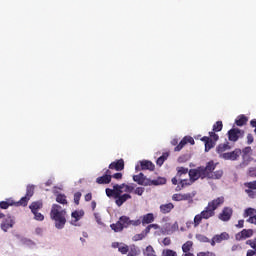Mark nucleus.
<instances>
[{
	"mask_svg": "<svg viewBox=\"0 0 256 256\" xmlns=\"http://www.w3.org/2000/svg\"><path fill=\"white\" fill-rule=\"evenodd\" d=\"M193 197H195V192L186 194H174L172 199L173 201H193Z\"/></svg>",
	"mask_w": 256,
	"mask_h": 256,
	"instance_id": "nucleus-12",
	"label": "nucleus"
},
{
	"mask_svg": "<svg viewBox=\"0 0 256 256\" xmlns=\"http://www.w3.org/2000/svg\"><path fill=\"white\" fill-rule=\"evenodd\" d=\"M213 171H215V163L213 162H208L206 167H203V173H204V177H209V175H211V173H213Z\"/></svg>",
	"mask_w": 256,
	"mask_h": 256,
	"instance_id": "nucleus-22",
	"label": "nucleus"
},
{
	"mask_svg": "<svg viewBox=\"0 0 256 256\" xmlns=\"http://www.w3.org/2000/svg\"><path fill=\"white\" fill-rule=\"evenodd\" d=\"M56 201L57 203H60V205H62L64 208L67 206V196H65V194H58L56 196Z\"/></svg>",
	"mask_w": 256,
	"mask_h": 256,
	"instance_id": "nucleus-29",
	"label": "nucleus"
},
{
	"mask_svg": "<svg viewBox=\"0 0 256 256\" xmlns=\"http://www.w3.org/2000/svg\"><path fill=\"white\" fill-rule=\"evenodd\" d=\"M109 169H115V171H123V169H125V162L123 161V159L112 162L109 165Z\"/></svg>",
	"mask_w": 256,
	"mask_h": 256,
	"instance_id": "nucleus-21",
	"label": "nucleus"
},
{
	"mask_svg": "<svg viewBox=\"0 0 256 256\" xmlns=\"http://www.w3.org/2000/svg\"><path fill=\"white\" fill-rule=\"evenodd\" d=\"M191 247H193V242L192 241H187L182 245V251L183 253H189L191 251Z\"/></svg>",
	"mask_w": 256,
	"mask_h": 256,
	"instance_id": "nucleus-38",
	"label": "nucleus"
},
{
	"mask_svg": "<svg viewBox=\"0 0 256 256\" xmlns=\"http://www.w3.org/2000/svg\"><path fill=\"white\" fill-rule=\"evenodd\" d=\"M95 221L99 225H104L103 221L101 220V214L100 213H94Z\"/></svg>",
	"mask_w": 256,
	"mask_h": 256,
	"instance_id": "nucleus-49",
	"label": "nucleus"
},
{
	"mask_svg": "<svg viewBox=\"0 0 256 256\" xmlns=\"http://www.w3.org/2000/svg\"><path fill=\"white\" fill-rule=\"evenodd\" d=\"M210 137H203L202 141L205 143V151H211L215 147V143L219 141V135L215 132H209Z\"/></svg>",
	"mask_w": 256,
	"mask_h": 256,
	"instance_id": "nucleus-4",
	"label": "nucleus"
},
{
	"mask_svg": "<svg viewBox=\"0 0 256 256\" xmlns=\"http://www.w3.org/2000/svg\"><path fill=\"white\" fill-rule=\"evenodd\" d=\"M41 207H43V203H41V201L33 202L29 206L32 213H35V212L39 211V209H41Z\"/></svg>",
	"mask_w": 256,
	"mask_h": 256,
	"instance_id": "nucleus-33",
	"label": "nucleus"
},
{
	"mask_svg": "<svg viewBox=\"0 0 256 256\" xmlns=\"http://www.w3.org/2000/svg\"><path fill=\"white\" fill-rule=\"evenodd\" d=\"M22 243L25 245V247H29V249H35V247H37V243L31 239L24 238L22 239Z\"/></svg>",
	"mask_w": 256,
	"mask_h": 256,
	"instance_id": "nucleus-30",
	"label": "nucleus"
},
{
	"mask_svg": "<svg viewBox=\"0 0 256 256\" xmlns=\"http://www.w3.org/2000/svg\"><path fill=\"white\" fill-rule=\"evenodd\" d=\"M161 256H177V252L171 249H164Z\"/></svg>",
	"mask_w": 256,
	"mask_h": 256,
	"instance_id": "nucleus-42",
	"label": "nucleus"
},
{
	"mask_svg": "<svg viewBox=\"0 0 256 256\" xmlns=\"http://www.w3.org/2000/svg\"><path fill=\"white\" fill-rule=\"evenodd\" d=\"M155 233L154 235H164L161 231H165V227L163 226V228L160 227V229H154Z\"/></svg>",
	"mask_w": 256,
	"mask_h": 256,
	"instance_id": "nucleus-55",
	"label": "nucleus"
},
{
	"mask_svg": "<svg viewBox=\"0 0 256 256\" xmlns=\"http://www.w3.org/2000/svg\"><path fill=\"white\" fill-rule=\"evenodd\" d=\"M227 239H229V235L227 234V232H223L221 234L215 235L210 241V244L212 245V247H215L216 243H222V241H227Z\"/></svg>",
	"mask_w": 256,
	"mask_h": 256,
	"instance_id": "nucleus-15",
	"label": "nucleus"
},
{
	"mask_svg": "<svg viewBox=\"0 0 256 256\" xmlns=\"http://www.w3.org/2000/svg\"><path fill=\"white\" fill-rule=\"evenodd\" d=\"M256 209L255 208H247L244 212V217H255Z\"/></svg>",
	"mask_w": 256,
	"mask_h": 256,
	"instance_id": "nucleus-40",
	"label": "nucleus"
},
{
	"mask_svg": "<svg viewBox=\"0 0 256 256\" xmlns=\"http://www.w3.org/2000/svg\"><path fill=\"white\" fill-rule=\"evenodd\" d=\"M0 219H2L0 227L2 231H4V233H7L9 229H13V225H15V219L13 218V216L11 215L5 216L3 214V217Z\"/></svg>",
	"mask_w": 256,
	"mask_h": 256,
	"instance_id": "nucleus-5",
	"label": "nucleus"
},
{
	"mask_svg": "<svg viewBox=\"0 0 256 256\" xmlns=\"http://www.w3.org/2000/svg\"><path fill=\"white\" fill-rule=\"evenodd\" d=\"M241 157V149H235L232 152H226L220 155V159H224L225 161H237Z\"/></svg>",
	"mask_w": 256,
	"mask_h": 256,
	"instance_id": "nucleus-7",
	"label": "nucleus"
},
{
	"mask_svg": "<svg viewBox=\"0 0 256 256\" xmlns=\"http://www.w3.org/2000/svg\"><path fill=\"white\" fill-rule=\"evenodd\" d=\"M247 244L252 247L254 250H248L246 256H254L256 253V240L251 242V240L247 241Z\"/></svg>",
	"mask_w": 256,
	"mask_h": 256,
	"instance_id": "nucleus-35",
	"label": "nucleus"
},
{
	"mask_svg": "<svg viewBox=\"0 0 256 256\" xmlns=\"http://www.w3.org/2000/svg\"><path fill=\"white\" fill-rule=\"evenodd\" d=\"M243 223H245V221L239 220V221H238V224L236 225V227H239V229H242Z\"/></svg>",
	"mask_w": 256,
	"mask_h": 256,
	"instance_id": "nucleus-62",
	"label": "nucleus"
},
{
	"mask_svg": "<svg viewBox=\"0 0 256 256\" xmlns=\"http://www.w3.org/2000/svg\"><path fill=\"white\" fill-rule=\"evenodd\" d=\"M189 177L190 180H181L180 185L176 187V191H181L184 187H187L188 185H191L192 183H195L197 179H205V173L203 172V166L198 167L196 169H191L189 171Z\"/></svg>",
	"mask_w": 256,
	"mask_h": 256,
	"instance_id": "nucleus-3",
	"label": "nucleus"
},
{
	"mask_svg": "<svg viewBox=\"0 0 256 256\" xmlns=\"http://www.w3.org/2000/svg\"><path fill=\"white\" fill-rule=\"evenodd\" d=\"M136 171H141V170H148V171H153L155 169V165H153V162L149 160H142L139 162V164L136 165L135 167Z\"/></svg>",
	"mask_w": 256,
	"mask_h": 256,
	"instance_id": "nucleus-8",
	"label": "nucleus"
},
{
	"mask_svg": "<svg viewBox=\"0 0 256 256\" xmlns=\"http://www.w3.org/2000/svg\"><path fill=\"white\" fill-rule=\"evenodd\" d=\"M113 178L114 179H118V180L122 179L123 178V174L122 173H116V174L113 175Z\"/></svg>",
	"mask_w": 256,
	"mask_h": 256,
	"instance_id": "nucleus-61",
	"label": "nucleus"
},
{
	"mask_svg": "<svg viewBox=\"0 0 256 256\" xmlns=\"http://www.w3.org/2000/svg\"><path fill=\"white\" fill-rule=\"evenodd\" d=\"M253 150L251 149V147H246L244 150H243V153L244 155H249V153H251Z\"/></svg>",
	"mask_w": 256,
	"mask_h": 256,
	"instance_id": "nucleus-59",
	"label": "nucleus"
},
{
	"mask_svg": "<svg viewBox=\"0 0 256 256\" xmlns=\"http://www.w3.org/2000/svg\"><path fill=\"white\" fill-rule=\"evenodd\" d=\"M175 231H179V224L175 222L174 224L166 223L164 224V230H160V233L173 235Z\"/></svg>",
	"mask_w": 256,
	"mask_h": 256,
	"instance_id": "nucleus-9",
	"label": "nucleus"
},
{
	"mask_svg": "<svg viewBox=\"0 0 256 256\" xmlns=\"http://www.w3.org/2000/svg\"><path fill=\"white\" fill-rule=\"evenodd\" d=\"M198 256H215V253H213V252H200V253H198Z\"/></svg>",
	"mask_w": 256,
	"mask_h": 256,
	"instance_id": "nucleus-54",
	"label": "nucleus"
},
{
	"mask_svg": "<svg viewBox=\"0 0 256 256\" xmlns=\"http://www.w3.org/2000/svg\"><path fill=\"white\" fill-rule=\"evenodd\" d=\"M173 203L163 204L160 206L161 213H171V210L173 209Z\"/></svg>",
	"mask_w": 256,
	"mask_h": 256,
	"instance_id": "nucleus-32",
	"label": "nucleus"
},
{
	"mask_svg": "<svg viewBox=\"0 0 256 256\" xmlns=\"http://www.w3.org/2000/svg\"><path fill=\"white\" fill-rule=\"evenodd\" d=\"M133 181L138 183V185H144V187L149 186V178H147L143 173L133 176Z\"/></svg>",
	"mask_w": 256,
	"mask_h": 256,
	"instance_id": "nucleus-16",
	"label": "nucleus"
},
{
	"mask_svg": "<svg viewBox=\"0 0 256 256\" xmlns=\"http://www.w3.org/2000/svg\"><path fill=\"white\" fill-rule=\"evenodd\" d=\"M249 237H253V230L251 229H244L241 233L236 235L237 241H241V239H249Z\"/></svg>",
	"mask_w": 256,
	"mask_h": 256,
	"instance_id": "nucleus-20",
	"label": "nucleus"
},
{
	"mask_svg": "<svg viewBox=\"0 0 256 256\" xmlns=\"http://www.w3.org/2000/svg\"><path fill=\"white\" fill-rule=\"evenodd\" d=\"M247 221L248 223H252L253 225H256V215L249 217Z\"/></svg>",
	"mask_w": 256,
	"mask_h": 256,
	"instance_id": "nucleus-56",
	"label": "nucleus"
},
{
	"mask_svg": "<svg viewBox=\"0 0 256 256\" xmlns=\"http://www.w3.org/2000/svg\"><path fill=\"white\" fill-rule=\"evenodd\" d=\"M151 229H161V226H159V224H150L142 231V233L147 237V235L151 233Z\"/></svg>",
	"mask_w": 256,
	"mask_h": 256,
	"instance_id": "nucleus-31",
	"label": "nucleus"
},
{
	"mask_svg": "<svg viewBox=\"0 0 256 256\" xmlns=\"http://www.w3.org/2000/svg\"><path fill=\"white\" fill-rule=\"evenodd\" d=\"M85 215V211L83 210H76V211H73L71 213V225H74L75 227H77V222L78 221H81V219H83V216Z\"/></svg>",
	"mask_w": 256,
	"mask_h": 256,
	"instance_id": "nucleus-10",
	"label": "nucleus"
},
{
	"mask_svg": "<svg viewBox=\"0 0 256 256\" xmlns=\"http://www.w3.org/2000/svg\"><path fill=\"white\" fill-rule=\"evenodd\" d=\"M13 205L18 207L17 206V202L13 201V199H11V198L6 199L5 201L0 202L1 209H8L9 207H11Z\"/></svg>",
	"mask_w": 256,
	"mask_h": 256,
	"instance_id": "nucleus-25",
	"label": "nucleus"
},
{
	"mask_svg": "<svg viewBox=\"0 0 256 256\" xmlns=\"http://www.w3.org/2000/svg\"><path fill=\"white\" fill-rule=\"evenodd\" d=\"M225 203V198L223 196H220L218 198H215L214 200L210 201L207 205L209 209L215 212L216 209H219L221 205Z\"/></svg>",
	"mask_w": 256,
	"mask_h": 256,
	"instance_id": "nucleus-11",
	"label": "nucleus"
},
{
	"mask_svg": "<svg viewBox=\"0 0 256 256\" xmlns=\"http://www.w3.org/2000/svg\"><path fill=\"white\" fill-rule=\"evenodd\" d=\"M244 132L242 130H239L237 128H233L228 132V139L229 141H237L243 137Z\"/></svg>",
	"mask_w": 256,
	"mask_h": 256,
	"instance_id": "nucleus-13",
	"label": "nucleus"
},
{
	"mask_svg": "<svg viewBox=\"0 0 256 256\" xmlns=\"http://www.w3.org/2000/svg\"><path fill=\"white\" fill-rule=\"evenodd\" d=\"M223 177V170H217L215 172H211V174H208L207 179H221Z\"/></svg>",
	"mask_w": 256,
	"mask_h": 256,
	"instance_id": "nucleus-28",
	"label": "nucleus"
},
{
	"mask_svg": "<svg viewBox=\"0 0 256 256\" xmlns=\"http://www.w3.org/2000/svg\"><path fill=\"white\" fill-rule=\"evenodd\" d=\"M188 173H189L188 168H184V167L177 168V177H181V175H187Z\"/></svg>",
	"mask_w": 256,
	"mask_h": 256,
	"instance_id": "nucleus-44",
	"label": "nucleus"
},
{
	"mask_svg": "<svg viewBox=\"0 0 256 256\" xmlns=\"http://www.w3.org/2000/svg\"><path fill=\"white\" fill-rule=\"evenodd\" d=\"M111 247L113 249H118L119 253L122 255H127V253H129V246L123 242H113Z\"/></svg>",
	"mask_w": 256,
	"mask_h": 256,
	"instance_id": "nucleus-14",
	"label": "nucleus"
},
{
	"mask_svg": "<svg viewBox=\"0 0 256 256\" xmlns=\"http://www.w3.org/2000/svg\"><path fill=\"white\" fill-rule=\"evenodd\" d=\"M148 185H165L167 183V179L163 178V177H158L157 179H154V180H151L149 179L148 180Z\"/></svg>",
	"mask_w": 256,
	"mask_h": 256,
	"instance_id": "nucleus-26",
	"label": "nucleus"
},
{
	"mask_svg": "<svg viewBox=\"0 0 256 256\" xmlns=\"http://www.w3.org/2000/svg\"><path fill=\"white\" fill-rule=\"evenodd\" d=\"M155 221V216L153 213H148L144 216H142V225L145 227L146 225H149L150 223H153Z\"/></svg>",
	"mask_w": 256,
	"mask_h": 256,
	"instance_id": "nucleus-23",
	"label": "nucleus"
},
{
	"mask_svg": "<svg viewBox=\"0 0 256 256\" xmlns=\"http://www.w3.org/2000/svg\"><path fill=\"white\" fill-rule=\"evenodd\" d=\"M80 199H81V193H80V192H76V193L74 194V203H75L76 205H79Z\"/></svg>",
	"mask_w": 256,
	"mask_h": 256,
	"instance_id": "nucleus-51",
	"label": "nucleus"
},
{
	"mask_svg": "<svg viewBox=\"0 0 256 256\" xmlns=\"http://www.w3.org/2000/svg\"><path fill=\"white\" fill-rule=\"evenodd\" d=\"M144 256H157L155 253V249H153V246H147L144 251Z\"/></svg>",
	"mask_w": 256,
	"mask_h": 256,
	"instance_id": "nucleus-39",
	"label": "nucleus"
},
{
	"mask_svg": "<svg viewBox=\"0 0 256 256\" xmlns=\"http://www.w3.org/2000/svg\"><path fill=\"white\" fill-rule=\"evenodd\" d=\"M229 149H231V147L229 146V144H220L217 148L216 151L217 153H219V155H223L224 151H229Z\"/></svg>",
	"mask_w": 256,
	"mask_h": 256,
	"instance_id": "nucleus-34",
	"label": "nucleus"
},
{
	"mask_svg": "<svg viewBox=\"0 0 256 256\" xmlns=\"http://www.w3.org/2000/svg\"><path fill=\"white\" fill-rule=\"evenodd\" d=\"M91 199H92L91 193H88L85 195V201H91Z\"/></svg>",
	"mask_w": 256,
	"mask_h": 256,
	"instance_id": "nucleus-63",
	"label": "nucleus"
},
{
	"mask_svg": "<svg viewBox=\"0 0 256 256\" xmlns=\"http://www.w3.org/2000/svg\"><path fill=\"white\" fill-rule=\"evenodd\" d=\"M50 219L54 221V227L56 229H65V224L67 223V208L59 204H53L50 210Z\"/></svg>",
	"mask_w": 256,
	"mask_h": 256,
	"instance_id": "nucleus-2",
	"label": "nucleus"
},
{
	"mask_svg": "<svg viewBox=\"0 0 256 256\" xmlns=\"http://www.w3.org/2000/svg\"><path fill=\"white\" fill-rule=\"evenodd\" d=\"M147 236L141 232L140 234H136L133 236V241H142V239H145Z\"/></svg>",
	"mask_w": 256,
	"mask_h": 256,
	"instance_id": "nucleus-47",
	"label": "nucleus"
},
{
	"mask_svg": "<svg viewBox=\"0 0 256 256\" xmlns=\"http://www.w3.org/2000/svg\"><path fill=\"white\" fill-rule=\"evenodd\" d=\"M203 216L202 214H198L194 217V227H199V225H201V221H203Z\"/></svg>",
	"mask_w": 256,
	"mask_h": 256,
	"instance_id": "nucleus-43",
	"label": "nucleus"
},
{
	"mask_svg": "<svg viewBox=\"0 0 256 256\" xmlns=\"http://www.w3.org/2000/svg\"><path fill=\"white\" fill-rule=\"evenodd\" d=\"M162 243L165 247H169V245H171V238L169 237L164 238Z\"/></svg>",
	"mask_w": 256,
	"mask_h": 256,
	"instance_id": "nucleus-52",
	"label": "nucleus"
},
{
	"mask_svg": "<svg viewBox=\"0 0 256 256\" xmlns=\"http://www.w3.org/2000/svg\"><path fill=\"white\" fill-rule=\"evenodd\" d=\"M223 129V122L218 121L213 125V131L219 132Z\"/></svg>",
	"mask_w": 256,
	"mask_h": 256,
	"instance_id": "nucleus-46",
	"label": "nucleus"
},
{
	"mask_svg": "<svg viewBox=\"0 0 256 256\" xmlns=\"http://www.w3.org/2000/svg\"><path fill=\"white\" fill-rule=\"evenodd\" d=\"M135 191V186L133 184H115L113 189L106 188L107 197H114L117 207H122L124 203H127L129 199H132L131 194Z\"/></svg>",
	"mask_w": 256,
	"mask_h": 256,
	"instance_id": "nucleus-1",
	"label": "nucleus"
},
{
	"mask_svg": "<svg viewBox=\"0 0 256 256\" xmlns=\"http://www.w3.org/2000/svg\"><path fill=\"white\" fill-rule=\"evenodd\" d=\"M141 223V220H130V225H133L134 227L141 225Z\"/></svg>",
	"mask_w": 256,
	"mask_h": 256,
	"instance_id": "nucleus-53",
	"label": "nucleus"
},
{
	"mask_svg": "<svg viewBox=\"0 0 256 256\" xmlns=\"http://www.w3.org/2000/svg\"><path fill=\"white\" fill-rule=\"evenodd\" d=\"M187 143H190V145H195V140L193 139V137L191 136H186L184 137L180 143L178 144L177 147H175L174 151H181L183 149V147H185V145H187Z\"/></svg>",
	"mask_w": 256,
	"mask_h": 256,
	"instance_id": "nucleus-17",
	"label": "nucleus"
},
{
	"mask_svg": "<svg viewBox=\"0 0 256 256\" xmlns=\"http://www.w3.org/2000/svg\"><path fill=\"white\" fill-rule=\"evenodd\" d=\"M134 193H135V195L141 196V195H143V193H145V188H143V187H137V188L134 190Z\"/></svg>",
	"mask_w": 256,
	"mask_h": 256,
	"instance_id": "nucleus-50",
	"label": "nucleus"
},
{
	"mask_svg": "<svg viewBox=\"0 0 256 256\" xmlns=\"http://www.w3.org/2000/svg\"><path fill=\"white\" fill-rule=\"evenodd\" d=\"M247 121H249V119H247V116L245 115H240L236 118L235 123L238 127H243V125H245V123H247Z\"/></svg>",
	"mask_w": 256,
	"mask_h": 256,
	"instance_id": "nucleus-27",
	"label": "nucleus"
},
{
	"mask_svg": "<svg viewBox=\"0 0 256 256\" xmlns=\"http://www.w3.org/2000/svg\"><path fill=\"white\" fill-rule=\"evenodd\" d=\"M110 227L116 233H119L120 231H123V229H124V226L120 221H118L116 224H112Z\"/></svg>",
	"mask_w": 256,
	"mask_h": 256,
	"instance_id": "nucleus-36",
	"label": "nucleus"
},
{
	"mask_svg": "<svg viewBox=\"0 0 256 256\" xmlns=\"http://www.w3.org/2000/svg\"><path fill=\"white\" fill-rule=\"evenodd\" d=\"M247 141H248V145H251V143H253V135L248 134Z\"/></svg>",
	"mask_w": 256,
	"mask_h": 256,
	"instance_id": "nucleus-60",
	"label": "nucleus"
},
{
	"mask_svg": "<svg viewBox=\"0 0 256 256\" xmlns=\"http://www.w3.org/2000/svg\"><path fill=\"white\" fill-rule=\"evenodd\" d=\"M35 233H36V235H43V228L37 227V228L35 229Z\"/></svg>",
	"mask_w": 256,
	"mask_h": 256,
	"instance_id": "nucleus-58",
	"label": "nucleus"
},
{
	"mask_svg": "<svg viewBox=\"0 0 256 256\" xmlns=\"http://www.w3.org/2000/svg\"><path fill=\"white\" fill-rule=\"evenodd\" d=\"M157 165H159V167H161V165H163V163H165V160L160 156L157 161H156Z\"/></svg>",
	"mask_w": 256,
	"mask_h": 256,
	"instance_id": "nucleus-57",
	"label": "nucleus"
},
{
	"mask_svg": "<svg viewBox=\"0 0 256 256\" xmlns=\"http://www.w3.org/2000/svg\"><path fill=\"white\" fill-rule=\"evenodd\" d=\"M112 177L113 176H111V171L107 170L106 175H103L96 179V183H98V185H108V183H111Z\"/></svg>",
	"mask_w": 256,
	"mask_h": 256,
	"instance_id": "nucleus-19",
	"label": "nucleus"
},
{
	"mask_svg": "<svg viewBox=\"0 0 256 256\" xmlns=\"http://www.w3.org/2000/svg\"><path fill=\"white\" fill-rule=\"evenodd\" d=\"M233 215V209L230 207H225L219 214L220 221H229Z\"/></svg>",
	"mask_w": 256,
	"mask_h": 256,
	"instance_id": "nucleus-18",
	"label": "nucleus"
},
{
	"mask_svg": "<svg viewBox=\"0 0 256 256\" xmlns=\"http://www.w3.org/2000/svg\"><path fill=\"white\" fill-rule=\"evenodd\" d=\"M196 239H197V241H200V243H210L211 242V240H209V238H207V236H205L203 234H197Z\"/></svg>",
	"mask_w": 256,
	"mask_h": 256,
	"instance_id": "nucleus-41",
	"label": "nucleus"
},
{
	"mask_svg": "<svg viewBox=\"0 0 256 256\" xmlns=\"http://www.w3.org/2000/svg\"><path fill=\"white\" fill-rule=\"evenodd\" d=\"M200 214L203 219H211V217H215V212L208 206Z\"/></svg>",
	"mask_w": 256,
	"mask_h": 256,
	"instance_id": "nucleus-24",
	"label": "nucleus"
},
{
	"mask_svg": "<svg viewBox=\"0 0 256 256\" xmlns=\"http://www.w3.org/2000/svg\"><path fill=\"white\" fill-rule=\"evenodd\" d=\"M119 221L121 222L122 227L124 228L129 227V225H131V220L127 216L120 217Z\"/></svg>",
	"mask_w": 256,
	"mask_h": 256,
	"instance_id": "nucleus-37",
	"label": "nucleus"
},
{
	"mask_svg": "<svg viewBox=\"0 0 256 256\" xmlns=\"http://www.w3.org/2000/svg\"><path fill=\"white\" fill-rule=\"evenodd\" d=\"M34 191H35V186L28 185L25 197H22L20 201L17 202V206L26 207L27 203H29V199L33 197Z\"/></svg>",
	"mask_w": 256,
	"mask_h": 256,
	"instance_id": "nucleus-6",
	"label": "nucleus"
},
{
	"mask_svg": "<svg viewBox=\"0 0 256 256\" xmlns=\"http://www.w3.org/2000/svg\"><path fill=\"white\" fill-rule=\"evenodd\" d=\"M137 255H139V253L137 252V248L135 246H132L127 256H137Z\"/></svg>",
	"mask_w": 256,
	"mask_h": 256,
	"instance_id": "nucleus-48",
	"label": "nucleus"
},
{
	"mask_svg": "<svg viewBox=\"0 0 256 256\" xmlns=\"http://www.w3.org/2000/svg\"><path fill=\"white\" fill-rule=\"evenodd\" d=\"M32 213L34 215L35 221H44L45 216H43V214H41L39 211L32 212Z\"/></svg>",
	"mask_w": 256,
	"mask_h": 256,
	"instance_id": "nucleus-45",
	"label": "nucleus"
},
{
	"mask_svg": "<svg viewBox=\"0 0 256 256\" xmlns=\"http://www.w3.org/2000/svg\"><path fill=\"white\" fill-rule=\"evenodd\" d=\"M238 249H241V246L233 245L232 248H231V251H237Z\"/></svg>",
	"mask_w": 256,
	"mask_h": 256,
	"instance_id": "nucleus-64",
	"label": "nucleus"
}]
</instances>
